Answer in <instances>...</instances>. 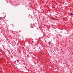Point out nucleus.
<instances>
[{"mask_svg":"<svg viewBox=\"0 0 73 73\" xmlns=\"http://www.w3.org/2000/svg\"><path fill=\"white\" fill-rule=\"evenodd\" d=\"M48 43H49V44H51V42L50 41L49 42H48Z\"/></svg>","mask_w":73,"mask_h":73,"instance_id":"obj_1","label":"nucleus"},{"mask_svg":"<svg viewBox=\"0 0 73 73\" xmlns=\"http://www.w3.org/2000/svg\"><path fill=\"white\" fill-rule=\"evenodd\" d=\"M70 15L71 16H73V14L72 13H70Z\"/></svg>","mask_w":73,"mask_h":73,"instance_id":"obj_2","label":"nucleus"},{"mask_svg":"<svg viewBox=\"0 0 73 73\" xmlns=\"http://www.w3.org/2000/svg\"><path fill=\"white\" fill-rule=\"evenodd\" d=\"M1 20H3V17H1Z\"/></svg>","mask_w":73,"mask_h":73,"instance_id":"obj_3","label":"nucleus"},{"mask_svg":"<svg viewBox=\"0 0 73 73\" xmlns=\"http://www.w3.org/2000/svg\"><path fill=\"white\" fill-rule=\"evenodd\" d=\"M1 17H0V20H1Z\"/></svg>","mask_w":73,"mask_h":73,"instance_id":"obj_4","label":"nucleus"}]
</instances>
